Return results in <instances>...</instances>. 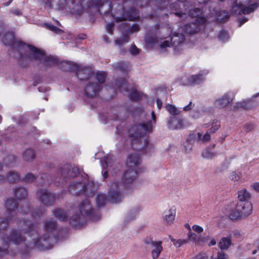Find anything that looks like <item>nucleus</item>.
Listing matches in <instances>:
<instances>
[{
  "instance_id": "obj_32",
  "label": "nucleus",
  "mask_w": 259,
  "mask_h": 259,
  "mask_svg": "<svg viewBox=\"0 0 259 259\" xmlns=\"http://www.w3.org/2000/svg\"><path fill=\"white\" fill-rule=\"evenodd\" d=\"M229 179L233 181H238L242 177V172L239 170L232 171L230 173Z\"/></svg>"
},
{
  "instance_id": "obj_53",
  "label": "nucleus",
  "mask_w": 259,
  "mask_h": 259,
  "mask_svg": "<svg viewBox=\"0 0 259 259\" xmlns=\"http://www.w3.org/2000/svg\"><path fill=\"white\" fill-rule=\"evenodd\" d=\"M114 28V24L110 23L106 25V29L107 32L110 34H112Z\"/></svg>"
},
{
  "instance_id": "obj_50",
  "label": "nucleus",
  "mask_w": 259,
  "mask_h": 259,
  "mask_svg": "<svg viewBox=\"0 0 259 259\" xmlns=\"http://www.w3.org/2000/svg\"><path fill=\"white\" fill-rule=\"evenodd\" d=\"M188 239L191 241H193L195 242H196L198 241L197 240L198 236L196 234H195L194 233L189 232L188 234Z\"/></svg>"
},
{
  "instance_id": "obj_14",
  "label": "nucleus",
  "mask_w": 259,
  "mask_h": 259,
  "mask_svg": "<svg viewBox=\"0 0 259 259\" xmlns=\"http://www.w3.org/2000/svg\"><path fill=\"white\" fill-rule=\"evenodd\" d=\"M234 97V93L227 92L221 97L215 99L213 102L214 105L218 108H225L233 101Z\"/></svg>"
},
{
  "instance_id": "obj_21",
  "label": "nucleus",
  "mask_w": 259,
  "mask_h": 259,
  "mask_svg": "<svg viewBox=\"0 0 259 259\" xmlns=\"http://www.w3.org/2000/svg\"><path fill=\"white\" fill-rule=\"evenodd\" d=\"M100 87L96 83H88L84 88V93L86 96L89 97H93L96 96L99 92Z\"/></svg>"
},
{
  "instance_id": "obj_3",
  "label": "nucleus",
  "mask_w": 259,
  "mask_h": 259,
  "mask_svg": "<svg viewBox=\"0 0 259 259\" xmlns=\"http://www.w3.org/2000/svg\"><path fill=\"white\" fill-rule=\"evenodd\" d=\"M93 212L90 202L85 199L79 204L77 210L69 220L70 223L75 227L82 226L86 222L85 216L91 218Z\"/></svg>"
},
{
  "instance_id": "obj_57",
  "label": "nucleus",
  "mask_w": 259,
  "mask_h": 259,
  "mask_svg": "<svg viewBox=\"0 0 259 259\" xmlns=\"http://www.w3.org/2000/svg\"><path fill=\"white\" fill-rule=\"evenodd\" d=\"M194 105V104H193L191 102H190L188 105H187L186 106H185L183 108V110L185 111H189Z\"/></svg>"
},
{
  "instance_id": "obj_52",
  "label": "nucleus",
  "mask_w": 259,
  "mask_h": 259,
  "mask_svg": "<svg viewBox=\"0 0 259 259\" xmlns=\"http://www.w3.org/2000/svg\"><path fill=\"white\" fill-rule=\"evenodd\" d=\"M192 229L198 233H202L203 231V229L200 226L194 225L192 226Z\"/></svg>"
},
{
  "instance_id": "obj_37",
  "label": "nucleus",
  "mask_w": 259,
  "mask_h": 259,
  "mask_svg": "<svg viewBox=\"0 0 259 259\" xmlns=\"http://www.w3.org/2000/svg\"><path fill=\"white\" fill-rule=\"evenodd\" d=\"M201 155L203 158L206 159H211L215 156V154L208 149H204Z\"/></svg>"
},
{
  "instance_id": "obj_63",
  "label": "nucleus",
  "mask_w": 259,
  "mask_h": 259,
  "mask_svg": "<svg viewBox=\"0 0 259 259\" xmlns=\"http://www.w3.org/2000/svg\"><path fill=\"white\" fill-rule=\"evenodd\" d=\"M216 244V241L214 239H211V240L209 242L208 245L209 246L214 245Z\"/></svg>"
},
{
  "instance_id": "obj_5",
  "label": "nucleus",
  "mask_w": 259,
  "mask_h": 259,
  "mask_svg": "<svg viewBox=\"0 0 259 259\" xmlns=\"http://www.w3.org/2000/svg\"><path fill=\"white\" fill-rule=\"evenodd\" d=\"M256 0H235V4L232 8V13L234 14H248L253 12L258 7Z\"/></svg>"
},
{
  "instance_id": "obj_55",
  "label": "nucleus",
  "mask_w": 259,
  "mask_h": 259,
  "mask_svg": "<svg viewBox=\"0 0 259 259\" xmlns=\"http://www.w3.org/2000/svg\"><path fill=\"white\" fill-rule=\"evenodd\" d=\"M139 29H140V28H139V25L138 24H134L131 27L130 30L131 32H136V31H139Z\"/></svg>"
},
{
  "instance_id": "obj_36",
  "label": "nucleus",
  "mask_w": 259,
  "mask_h": 259,
  "mask_svg": "<svg viewBox=\"0 0 259 259\" xmlns=\"http://www.w3.org/2000/svg\"><path fill=\"white\" fill-rule=\"evenodd\" d=\"M129 41V37L128 35H124L122 38L117 39L115 40L116 45L121 47Z\"/></svg>"
},
{
  "instance_id": "obj_12",
  "label": "nucleus",
  "mask_w": 259,
  "mask_h": 259,
  "mask_svg": "<svg viewBox=\"0 0 259 259\" xmlns=\"http://www.w3.org/2000/svg\"><path fill=\"white\" fill-rule=\"evenodd\" d=\"M67 70H75L77 77L80 80H85L89 78L92 75V71L90 68L87 67L79 66L76 64L72 63L71 66L66 69Z\"/></svg>"
},
{
  "instance_id": "obj_10",
  "label": "nucleus",
  "mask_w": 259,
  "mask_h": 259,
  "mask_svg": "<svg viewBox=\"0 0 259 259\" xmlns=\"http://www.w3.org/2000/svg\"><path fill=\"white\" fill-rule=\"evenodd\" d=\"M184 40L185 36L182 33H180V32H175L171 37L170 44L168 40H165L161 43L160 47L161 49L164 50L167 48L170 47V45H171L174 47V49L175 51H176L177 48L182 46Z\"/></svg>"
},
{
  "instance_id": "obj_33",
  "label": "nucleus",
  "mask_w": 259,
  "mask_h": 259,
  "mask_svg": "<svg viewBox=\"0 0 259 259\" xmlns=\"http://www.w3.org/2000/svg\"><path fill=\"white\" fill-rule=\"evenodd\" d=\"M144 95L142 92H139L137 90H132L130 95V99L134 101L138 100L141 97Z\"/></svg>"
},
{
  "instance_id": "obj_56",
  "label": "nucleus",
  "mask_w": 259,
  "mask_h": 259,
  "mask_svg": "<svg viewBox=\"0 0 259 259\" xmlns=\"http://www.w3.org/2000/svg\"><path fill=\"white\" fill-rule=\"evenodd\" d=\"M251 187L256 191L259 192V182L253 183L251 185Z\"/></svg>"
},
{
  "instance_id": "obj_11",
  "label": "nucleus",
  "mask_w": 259,
  "mask_h": 259,
  "mask_svg": "<svg viewBox=\"0 0 259 259\" xmlns=\"http://www.w3.org/2000/svg\"><path fill=\"white\" fill-rule=\"evenodd\" d=\"M208 73L207 70L201 71L196 75H193L188 78H184L182 79V83L185 85H195L203 82L205 79V76Z\"/></svg>"
},
{
  "instance_id": "obj_46",
  "label": "nucleus",
  "mask_w": 259,
  "mask_h": 259,
  "mask_svg": "<svg viewBox=\"0 0 259 259\" xmlns=\"http://www.w3.org/2000/svg\"><path fill=\"white\" fill-rule=\"evenodd\" d=\"M220 127V122L216 120L213 121L212 123V126L210 128V131L211 133H214L216 131H217Z\"/></svg>"
},
{
  "instance_id": "obj_39",
  "label": "nucleus",
  "mask_w": 259,
  "mask_h": 259,
  "mask_svg": "<svg viewBox=\"0 0 259 259\" xmlns=\"http://www.w3.org/2000/svg\"><path fill=\"white\" fill-rule=\"evenodd\" d=\"M166 108L167 110L172 115H178L180 113V112L178 111L177 108L172 105H167Z\"/></svg>"
},
{
  "instance_id": "obj_42",
  "label": "nucleus",
  "mask_w": 259,
  "mask_h": 259,
  "mask_svg": "<svg viewBox=\"0 0 259 259\" xmlns=\"http://www.w3.org/2000/svg\"><path fill=\"white\" fill-rule=\"evenodd\" d=\"M219 39L223 41H225L228 40L229 38L228 34L227 32L222 30L220 31L218 36Z\"/></svg>"
},
{
  "instance_id": "obj_47",
  "label": "nucleus",
  "mask_w": 259,
  "mask_h": 259,
  "mask_svg": "<svg viewBox=\"0 0 259 259\" xmlns=\"http://www.w3.org/2000/svg\"><path fill=\"white\" fill-rule=\"evenodd\" d=\"M47 28L56 33H59L62 31V30L59 28L52 25V24H46Z\"/></svg>"
},
{
  "instance_id": "obj_17",
  "label": "nucleus",
  "mask_w": 259,
  "mask_h": 259,
  "mask_svg": "<svg viewBox=\"0 0 259 259\" xmlns=\"http://www.w3.org/2000/svg\"><path fill=\"white\" fill-rule=\"evenodd\" d=\"M200 24H201V23L197 22L187 24L184 27L180 28L179 31H182L187 34H195L199 31Z\"/></svg>"
},
{
  "instance_id": "obj_19",
  "label": "nucleus",
  "mask_w": 259,
  "mask_h": 259,
  "mask_svg": "<svg viewBox=\"0 0 259 259\" xmlns=\"http://www.w3.org/2000/svg\"><path fill=\"white\" fill-rule=\"evenodd\" d=\"M141 163V157L139 154L134 153L128 155L126 160L127 168L137 169V166Z\"/></svg>"
},
{
  "instance_id": "obj_38",
  "label": "nucleus",
  "mask_w": 259,
  "mask_h": 259,
  "mask_svg": "<svg viewBox=\"0 0 259 259\" xmlns=\"http://www.w3.org/2000/svg\"><path fill=\"white\" fill-rule=\"evenodd\" d=\"M210 139V136L208 133H206L203 136L200 133L197 134V140L203 142H206Z\"/></svg>"
},
{
  "instance_id": "obj_29",
  "label": "nucleus",
  "mask_w": 259,
  "mask_h": 259,
  "mask_svg": "<svg viewBox=\"0 0 259 259\" xmlns=\"http://www.w3.org/2000/svg\"><path fill=\"white\" fill-rule=\"evenodd\" d=\"M35 156L34 151L29 149L26 150L23 154V157L25 161H30L34 159Z\"/></svg>"
},
{
  "instance_id": "obj_24",
  "label": "nucleus",
  "mask_w": 259,
  "mask_h": 259,
  "mask_svg": "<svg viewBox=\"0 0 259 259\" xmlns=\"http://www.w3.org/2000/svg\"><path fill=\"white\" fill-rule=\"evenodd\" d=\"M196 139H197V135L190 134L187 139L186 144H188V147L186 148L187 145L184 146V150L186 152H190L192 149V146L194 143Z\"/></svg>"
},
{
  "instance_id": "obj_40",
  "label": "nucleus",
  "mask_w": 259,
  "mask_h": 259,
  "mask_svg": "<svg viewBox=\"0 0 259 259\" xmlns=\"http://www.w3.org/2000/svg\"><path fill=\"white\" fill-rule=\"evenodd\" d=\"M106 73L105 72H98L96 73V78L100 83H103L105 81Z\"/></svg>"
},
{
  "instance_id": "obj_7",
  "label": "nucleus",
  "mask_w": 259,
  "mask_h": 259,
  "mask_svg": "<svg viewBox=\"0 0 259 259\" xmlns=\"http://www.w3.org/2000/svg\"><path fill=\"white\" fill-rule=\"evenodd\" d=\"M28 47L33 53L34 59L40 61L47 68L52 67L58 63V60L55 57L45 55L42 52L33 46L28 45Z\"/></svg>"
},
{
  "instance_id": "obj_35",
  "label": "nucleus",
  "mask_w": 259,
  "mask_h": 259,
  "mask_svg": "<svg viewBox=\"0 0 259 259\" xmlns=\"http://www.w3.org/2000/svg\"><path fill=\"white\" fill-rule=\"evenodd\" d=\"M14 37L13 33L9 32L4 37L3 41L6 45H10L12 44Z\"/></svg>"
},
{
  "instance_id": "obj_44",
  "label": "nucleus",
  "mask_w": 259,
  "mask_h": 259,
  "mask_svg": "<svg viewBox=\"0 0 259 259\" xmlns=\"http://www.w3.org/2000/svg\"><path fill=\"white\" fill-rule=\"evenodd\" d=\"M35 177L32 173L27 174L24 178L23 181L27 183H31L35 180Z\"/></svg>"
},
{
  "instance_id": "obj_64",
  "label": "nucleus",
  "mask_w": 259,
  "mask_h": 259,
  "mask_svg": "<svg viewBox=\"0 0 259 259\" xmlns=\"http://www.w3.org/2000/svg\"><path fill=\"white\" fill-rule=\"evenodd\" d=\"M117 68L118 69H120L121 70H125L126 68V66H125V65L124 64H123V66H120V65L117 66Z\"/></svg>"
},
{
  "instance_id": "obj_49",
  "label": "nucleus",
  "mask_w": 259,
  "mask_h": 259,
  "mask_svg": "<svg viewBox=\"0 0 259 259\" xmlns=\"http://www.w3.org/2000/svg\"><path fill=\"white\" fill-rule=\"evenodd\" d=\"M211 259H227L226 254L223 252H219L216 257H211Z\"/></svg>"
},
{
  "instance_id": "obj_59",
  "label": "nucleus",
  "mask_w": 259,
  "mask_h": 259,
  "mask_svg": "<svg viewBox=\"0 0 259 259\" xmlns=\"http://www.w3.org/2000/svg\"><path fill=\"white\" fill-rule=\"evenodd\" d=\"M248 20L247 18H244L241 20H240L239 21V26L240 27L242 25H243L244 23H245L246 22H247Z\"/></svg>"
},
{
  "instance_id": "obj_16",
  "label": "nucleus",
  "mask_w": 259,
  "mask_h": 259,
  "mask_svg": "<svg viewBox=\"0 0 259 259\" xmlns=\"http://www.w3.org/2000/svg\"><path fill=\"white\" fill-rule=\"evenodd\" d=\"M59 172L64 178H73L79 173V170L76 167L66 164L61 168Z\"/></svg>"
},
{
  "instance_id": "obj_27",
  "label": "nucleus",
  "mask_w": 259,
  "mask_h": 259,
  "mask_svg": "<svg viewBox=\"0 0 259 259\" xmlns=\"http://www.w3.org/2000/svg\"><path fill=\"white\" fill-rule=\"evenodd\" d=\"M54 214L56 218L61 221L67 220V214L64 210L60 208H56L54 211Z\"/></svg>"
},
{
  "instance_id": "obj_34",
  "label": "nucleus",
  "mask_w": 259,
  "mask_h": 259,
  "mask_svg": "<svg viewBox=\"0 0 259 259\" xmlns=\"http://www.w3.org/2000/svg\"><path fill=\"white\" fill-rule=\"evenodd\" d=\"M19 178L18 174L14 171L10 172L7 177L8 181L10 182H15L19 180Z\"/></svg>"
},
{
  "instance_id": "obj_51",
  "label": "nucleus",
  "mask_w": 259,
  "mask_h": 259,
  "mask_svg": "<svg viewBox=\"0 0 259 259\" xmlns=\"http://www.w3.org/2000/svg\"><path fill=\"white\" fill-rule=\"evenodd\" d=\"M129 51L131 54L135 55L138 54L139 49L136 47V46L135 45H133L131 46V48L130 49Z\"/></svg>"
},
{
  "instance_id": "obj_25",
  "label": "nucleus",
  "mask_w": 259,
  "mask_h": 259,
  "mask_svg": "<svg viewBox=\"0 0 259 259\" xmlns=\"http://www.w3.org/2000/svg\"><path fill=\"white\" fill-rule=\"evenodd\" d=\"M168 125L172 129L180 128L182 127V121L179 118L172 117L168 121Z\"/></svg>"
},
{
  "instance_id": "obj_28",
  "label": "nucleus",
  "mask_w": 259,
  "mask_h": 259,
  "mask_svg": "<svg viewBox=\"0 0 259 259\" xmlns=\"http://www.w3.org/2000/svg\"><path fill=\"white\" fill-rule=\"evenodd\" d=\"M57 227L56 223L51 220H47L45 221L44 225L45 231L51 232L56 229Z\"/></svg>"
},
{
  "instance_id": "obj_18",
  "label": "nucleus",
  "mask_w": 259,
  "mask_h": 259,
  "mask_svg": "<svg viewBox=\"0 0 259 259\" xmlns=\"http://www.w3.org/2000/svg\"><path fill=\"white\" fill-rule=\"evenodd\" d=\"M139 17L138 11L134 8H131L128 11H124V14L120 17H117V21H121L123 20L133 21Z\"/></svg>"
},
{
  "instance_id": "obj_22",
  "label": "nucleus",
  "mask_w": 259,
  "mask_h": 259,
  "mask_svg": "<svg viewBox=\"0 0 259 259\" xmlns=\"http://www.w3.org/2000/svg\"><path fill=\"white\" fill-rule=\"evenodd\" d=\"M211 17H213L212 21L217 20L220 22H225L228 20L229 15L226 11H221L217 13L215 11L211 13Z\"/></svg>"
},
{
  "instance_id": "obj_48",
  "label": "nucleus",
  "mask_w": 259,
  "mask_h": 259,
  "mask_svg": "<svg viewBox=\"0 0 259 259\" xmlns=\"http://www.w3.org/2000/svg\"><path fill=\"white\" fill-rule=\"evenodd\" d=\"M188 242L186 239H179L175 242L174 245L177 247H180L183 244H186Z\"/></svg>"
},
{
  "instance_id": "obj_60",
  "label": "nucleus",
  "mask_w": 259,
  "mask_h": 259,
  "mask_svg": "<svg viewBox=\"0 0 259 259\" xmlns=\"http://www.w3.org/2000/svg\"><path fill=\"white\" fill-rule=\"evenodd\" d=\"M157 105L158 108L159 109H160L162 107V102L160 99L157 100Z\"/></svg>"
},
{
  "instance_id": "obj_62",
  "label": "nucleus",
  "mask_w": 259,
  "mask_h": 259,
  "mask_svg": "<svg viewBox=\"0 0 259 259\" xmlns=\"http://www.w3.org/2000/svg\"><path fill=\"white\" fill-rule=\"evenodd\" d=\"M192 259H204V256L202 254H198Z\"/></svg>"
},
{
  "instance_id": "obj_13",
  "label": "nucleus",
  "mask_w": 259,
  "mask_h": 259,
  "mask_svg": "<svg viewBox=\"0 0 259 259\" xmlns=\"http://www.w3.org/2000/svg\"><path fill=\"white\" fill-rule=\"evenodd\" d=\"M39 200L45 205H51L59 197L48 190L41 189L37 192Z\"/></svg>"
},
{
  "instance_id": "obj_20",
  "label": "nucleus",
  "mask_w": 259,
  "mask_h": 259,
  "mask_svg": "<svg viewBox=\"0 0 259 259\" xmlns=\"http://www.w3.org/2000/svg\"><path fill=\"white\" fill-rule=\"evenodd\" d=\"M176 214V210L174 206L171 207L163 212V220L167 224H171L175 220Z\"/></svg>"
},
{
  "instance_id": "obj_1",
  "label": "nucleus",
  "mask_w": 259,
  "mask_h": 259,
  "mask_svg": "<svg viewBox=\"0 0 259 259\" xmlns=\"http://www.w3.org/2000/svg\"><path fill=\"white\" fill-rule=\"evenodd\" d=\"M18 229H13L9 236L4 232L0 233V252L7 249L10 242L15 244H20L26 241V237L23 234H27L32 237V241L28 244L29 247L37 248V227L28 221H19L17 223Z\"/></svg>"
},
{
  "instance_id": "obj_2",
  "label": "nucleus",
  "mask_w": 259,
  "mask_h": 259,
  "mask_svg": "<svg viewBox=\"0 0 259 259\" xmlns=\"http://www.w3.org/2000/svg\"><path fill=\"white\" fill-rule=\"evenodd\" d=\"M137 169L127 168L121 179H114L109 186L108 192L109 201L113 203H118L121 201L124 194L130 189V184L136 179Z\"/></svg>"
},
{
  "instance_id": "obj_54",
  "label": "nucleus",
  "mask_w": 259,
  "mask_h": 259,
  "mask_svg": "<svg viewBox=\"0 0 259 259\" xmlns=\"http://www.w3.org/2000/svg\"><path fill=\"white\" fill-rule=\"evenodd\" d=\"M117 85L119 86V88L120 89L121 91H122V89L123 88L124 86L126 85V83L125 80H123L121 81V83L119 82L118 81L116 83Z\"/></svg>"
},
{
  "instance_id": "obj_43",
  "label": "nucleus",
  "mask_w": 259,
  "mask_h": 259,
  "mask_svg": "<svg viewBox=\"0 0 259 259\" xmlns=\"http://www.w3.org/2000/svg\"><path fill=\"white\" fill-rule=\"evenodd\" d=\"M80 188H82V190L83 191H85V188L84 187V186L82 183H72L70 186V190L72 191V189L73 188L75 190H76Z\"/></svg>"
},
{
  "instance_id": "obj_23",
  "label": "nucleus",
  "mask_w": 259,
  "mask_h": 259,
  "mask_svg": "<svg viewBox=\"0 0 259 259\" xmlns=\"http://www.w3.org/2000/svg\"><path fill=\"white\" fill-rule=\"evenodd\" d=\"M232 244L231 236L223 237L219 243V247L221 250L228 249Z\"/></svg>"
},
{
  "instance_id": "obj_41",
  "label": "nucleus",
  "mask_w": 259,
  "mask_h": 259,
  "mask_svg": "<svg viewBox=\"0 0 259 259\" xmlns=\"http://www.w3.org/2000/svg\"><path fill=\"white\" fill-rule=\"evenodd\" d=\"M139 211V208L137 209L136 210H132L126 217V221H131V220H134L137 216V214Z\"/></svg>"
},
{
  "instance_id": "obj_45",
  "label": "nucleus",
  "mask_w": 259,
  "mask_h": 259,
  "mask_svg": "<svg viewBox=\"0 0 259 259\" xmlns=\"http://www.w3.org/2000/svg\"><path fill=\"white\" fill-rule=\"evenodd\" d=\"M112 159V156H109L108 155L106 159L105 160V163L104 164H102V166L103 168H107L108 169V170H110V167L111 166V165H109L110 163V160Z\"/></svg>"
},
{
  "instance_id": "obj_9",
  "label": "nucleus",
  "mask_w": 259,
  "mask_h": 259,
  "mask_svg": "<svg viewBox=\"0 0 259 259\" xmlns=\"http://www.w3.org/2000/svg\"><path fill=\"white\" fill-rule=\"evenodd\" d=\"M18 203L13 199H9L6 202V207L7 209L8 218L4 220L0 219V230H5L9 224L12 221L15 215V209L17 208Z\"/></svg>"
},
{
  "instance_id": "obj_61",
  "label": "nucleus",
  "mask_w": 259,
  "mask_h": 259,
  "mask_svg": "<svg viewBox=\"0 0 259 259\" xmlns=\"http://www.w3.org/2000/svg\"><path fill=\"white\" fill-rule=\"evenodd\" d=\"M210 0H197L200 4H206L208 3Z\"/></svg>"
},
{
  "instance_id": "obj_4",
  "label": "nucleus",
  "mask_w": 259,
  "mask_h": 259,
  "mask_svg": "<svg viewBox=\"0 0 259 259\" xmlns=\"http://www.w3.org/2000/svg\"><path fill=\"white\" fill-rule=\"evenodd\" d=\"M152 131L151 121L136 124L128 130L129 137L133 144L140 142L145 134Z\"/></svg>"
},
{
  "instance_id": "obj_6",
  "label": "nucleus",
  "mask_w": 259,
  "mask_h": 259,
  "mask_svg": "<svg viewBox=\"0 0 259 259\" xmlns=\"http://www.w3.org/2000/svg\"><path fill=\"white\" fill-rule=\"evenodd\" d=\"M252 210V206L249 201H238L235 209L230 214L231 220H236L249 215Z\"/></svg>"
},
{
  "instance_id": "obj_31",
  "label": "nucleus",
  "mask_w": 259,
  "mask_h": 259,
  "mask_svg": "<svg viewBox=\"0 0 259 259\" xmlns=\"http://www.w3.org/2000/svg\"><path fill=\"white\" fill-rule=\"evenodd\" d=\"M107 201V198L105 194H99L96 197V202L97 207H101L105 205Z\"/></svg>"
},
{
  "instance_id": "obj_26",
  "label": "nucleus",
  "mask_w": 259,
  "mask_h": 259,
  "mask_svg": "<svg viewBox=\"0 0 259 259\" xmlns=\"http://www.w3.org/2000/svg\"><path fill=\"white\" fill-rule=\"evenodd\" d=\"M250 197V194L246 189L241 190L238 192V201H249Z\"/></svg>"
},
{
  "instance_id": "obj_8",
  "label": "nucleus",
  "mask_w": 259,
  "mask_h": 259,
  "mask_svg": "<svg viewBox=\"0 0 259 259\" xmlns=\"http://www.w3.org/2000/svg\"><path fill=\"white\" fill-rule=\"evenodd\" d=\"M184 11V12L182 11L177 12L175 14L184 20L187 19L188 17H190L195 18L196 22L201 23L202 25H205L206 23L207 19L202 16V12L199 9L194 8L188 11L187 8H185Z\"/></svg>"
},
{
  "instance_id": "obj_30",
  "label": "nucleus",
  "mask_w": 259,
  "mask_h": 259,
  "mask_svg": "<svg viewBox=\"0 0 259 259\" xmlns=\"http://www.w3.org/2000/svg\"><path fill=\"white\" fill-rule=\"evenodd\" d=\"M14 194L19 199H24L27 196V191L24 188H17L14 190Z\"/></svg>"
},
{
  "instance_id": "obj_15",
  "label": "nucleus",
  "mask_w": 259,
  "mask_h": 259,
  "mask_svg": "<svg viewBox=\"0 0 259 259\" xmlns=\"http://www.w3.org/2000/svg\"><path fill=\"white\" fill-rule=\"evenodd\" d=\"M145 242L146 244L150 245L151 247L153 248L151 251V255L153 259L158 258L163 250L162 242L160 241H153L149 239V240H145Z\"/></svg>"
},
{
  "instance_id": "obj_58",
  "label": "nucleus",
  "mask_w": 259,
  "mask_h": 259,
  "mask_svg": "<svg viewBox=\"0 0 259 259\" xmlns=\"http://www.w3.org/2000/svg\"><path fill=\"white\" fill-rule=\"evenodd\" d=\"M44 213V211H38L36 212L35 210L32 212V214L34 217H39L40 215Z\"/></svg>"
}]
</instances>
